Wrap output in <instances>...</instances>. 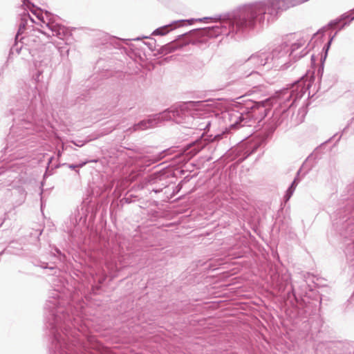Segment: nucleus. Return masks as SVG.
Masks as SVG:
<instances>
[{
  "instance_id": "34",
  "label": "nucleus",
  "mask_w": 354,
  "mask_h": 354,
  "mask_svg": "<svg viewBox=\"0 0 354 354\" xmlns=\"http://www.w3.org/2000/svg\"><path fill=\"white\" fill-rule=\"evenodd\" d=\"M28 17H29L30 19L32 22H34V19H32V18L30 17V15H28Z\"/></svg>"
},
{
  "instance_id": "29",
  "label": "nucleus",
  "mask_w": 354,
  "mask_h": 354,
  "mask_svg": "<svg viewBox=\"0 0 354 354\" xmlns=\"http://www.w3.org/2000/svg\"><path fill=\"white\" fill-rule=\"evenodd\" d=\"M129 40H130V39H123L122 41H129ZM126 44H128V42H126Z\"/></svg>"
},
{
  "instance_id": "27",
  "label": "nucleus",
  "mask_w": 354,
  "mask_h": 354,
  "mask_svg": "<svg viewBox=\"0 0 354 354\" xmlns=\"http://www.w3.org/2000/svg\"><path fill=\"white\" fill-rule=\"evenodd\" d=\"M4 171L5 170L2 167H0V175L3 174Z\"/></svg>"
},
{
  "instance_id": "16",
  "label": "nucleus",
  "mask_w": 354,
  "mask_h": 354,
  "mask_svg": "<svg viewBox=\"0 0 354 354\" xmlns=\"http://www.w3.org/2000/svg\"><path fill=\"white\" fill-rule=\"evenodd\" d=\"M61 166H67L71 169L75 170L77 173H79V170H76L77 169H78L77 165L76 164L63 163L61 164Z\"/></svg>"
},
{
  "instance_id": "15",
  "label": "nucleus",
  "mask_w": 354,
  "mask_h": 354,
  "mask_svg": "<svg viewBox=\"0 0 354 354\" xmlns=\"http://www.w3.org/2000/svg\"><path fill=\"white\" fill-rule=\"evenodd\" d=\"M53 255L56 257L57 259L61 262L64 261L66 259L65 255L57 248H55V253H53Z\"/></svg>"
},
{
  "instance_id": "21",
  "label": "nucleus",
  "mask_w": 354,
  "mask_h": 354,
  "mask_svg": "<svg viewBox=\"0 0 354 354\" xmlns=\"http://www.w3.org/2000/svg\"><path fill=\"white\" fill-rule=\"evenodd\" d=\"M86 164V162H82L79 164H76L77 165V167L78 168H82Z\"/></svg>"
},
{
  "instance_id": "23",
  "label": "nucleus",
  "mask_w": 354,
  "mask_h": 354,
  "mask_svg": "<svg viewBox=\"0 0 354 354\" xmlns=\"http://www.w3.org/2000/svg\"><path fill=\"white\" fill-rule=\"evenodd\" d=\"M292 47V53L297 48H299V45L297 44H294Z\"/></svg>"
},
{
  "instance_id": "6",
  "label": "nucleus",
  "mask_w": 354,
  "mask_h": 354,
  "mask_svg": "<svg viewBox=\"0 0 354 354\" xmlns=\"http://www.w3.org/2000/svg\"><path fill=\"white\" fill-rule=\"evenodd\" d=\"M274 61L273 65L278 66L276 60H274V56L269 51H259L257 53L252 55L245 62V67L252 69L250 74L254 72L255 70L259 69L261 66L270 64Z\"/></svg>"
},
{
  "instance_id": "4",
  "label": "nucleus",
  "mask_w": 354,
  "mask_h": 354,
  "mask_svg": "<svg viewBox=\"0 0 354 354\" xmlns=\"http://www.w3.org/2000/svg\"><path fill=\"white\" fill-rule=\"evenodd\" d=\"M119 272L118 266L114 262H106L104 266L97 267L91 272V290L94 294L100 289L101 285L105 281L108 275L113 278Z\"/></svg>"
},
{
  "instance_id": "12",
  "label": "nucleus",
  "mask_w": 354,
  "mask_h": 354,
  "mask_svg": "<svg viewBox=\"0 0 354 354\" xmlns=\"http://www.w3.org/2000/svg\"><path fill=\"white\" fill-rule=\"evenodd\" d=\"M299 182V179L297 178H295L293 182L292 183L290 187L288 188V189L286 192V194L285 195V200L286 201H288L290 197L292 196L297 184Z\"/></svg>"
},
{
  "instance_id": "28",
  "label": "nucleus",
  "mask_w": 354,
  "mask_h": 354,
  "mask_svg": "<svg viewBox=\"0 0 354 354\" xmlns=\"http://www.w3.org/2000/svg\"><path fill=\"white\" fill-rule=\"evenodd\" d=\"M209 19V18H207V17H205V18H203V19H198V21H203V20H206V19Z\"/></svg>"
},
{
  "instance_id": "30",
  "label": "nucleus",
  "mask_w": 354,
  "mask_h": 354,
  "mask_svg": "<svg viewBox=\"0 0 354 354\" xmlns=\"http://www.w3.org/2000/svg\"><path fill=\"white\" fill-rule=\"evenodd\" d=\"M149 49H151L152 51L153 50L152 49V47H151V44H149Z\"/></svg>"
},
{
  "instance_id": "10",
  "label": "nucleus",
  "mask_w": 354,
  "mask_h": 354,
  "mask_svg": "<svg viewBox=\"0 0 354 354\" xmlns=\"http://www.w3.org/2000/svg\"><path fill=\"white\" fill-rule=\"evenodd\" d=\"M32 264L35 266L40 267L43 269H48L50 270L54 271L53 274H56V272H57V269L55 266H49L48 263L42 261L40 259H34L32 261Z\"/></svg>"
},
{
  "instance_id": "35",
  "label": "nucleus",
  "mask_w": 354,
  "mask_h": 354,
  "mask_svg": "<svg viewBox=\"0 0 354 354\" xmlns=\"http://www.w3.org/2000/svg\"><path fill=\"white\" fill-rule=\"evenodd\" d=\"M74 145H77V146H79L78 145L76 144V142H73Z\"/></svg>"
},
{
  "instance_id": "19",
  "label": "nucleus",
  "mask_w": 354,
  "mask_h": 354,
  "mask_svg": "<svg viewBox=\"0 0 354 354\" xmlns=\"http://www.w3.org/2000/svg\"><path fill=\"white\" fill-rule=\"evenodd\" d=\"M163 29H164L163 28H156V35H165L166 32L162 31Z\"/></svg>"
},
{
  "instance_id": "22",
  "label": "nucleus",
  "mask_w": 354,
  "mask_h": 354,
  "mask_svg": "<svg viewBox=\"0 0 354 354\" xmlns=\"http://www.w3.org/2000/svg\"><path fill=\"white\" fill-rule=\"evenodd\" d=\"M23 3L24 5H26V4H30L32 6H34L33 3H32L29 0H23Z\"/></svg>"
},
{
  "instance_id": "5",
  "label": "nucleus",
  "mask_w": 354,
  "mask_h": 354,
  "mask_svg": "<svg viewBox=\"0 0 354 354\" xmlns=\"http://www.w3.org/2000/svg\"><path fill=\"white\" fill-rule=\"evenodd\" d=\"M41 45V41L39 36L36 35L35 33H32L24 37H21L19 41H15L10 48V55L14 54L15 53L19 54L23 48L30 53L32 50L37 49Z\"/></svg>"
},
{
  "instance_id": "1",
  "label": "nucleus",
  "mask_w": 354,
  "mask_h": 354,
  "mask_svg": "<svg viewBox=\"0 0 354 354\" xmlns=\"http://www.w3.org/2000/svg\"><path fill=\"white\" fill-rule=\"evenodd\" d=\"M45 327L50 354H109L89 337L82 306L64 299L59 290L50 292L44 306Z\"/></svg>"
},
{
  "instance_id": "3",
  "label": "nucleus",
  "mask_w": 354,
  "mask_h": 354,
  "mask_svg": "<svg viewBox=\"0 0 354 354\" xmlns=\"http://www.w3.org/2000/svg\"><path fill=\"white\" fill-rule=\"evenodd\" d=\"M97 211L98 205L92 201L89 196H87L71 215V223L75 226L85 225L87 217L89 216V220L93 221Z\"/></svg>"
},
{
  "instance_id": "33",
  "label": "nucleus",
  "mask_w": 354,
  "mask_h": 354,
  "mask_svg": "<svg viewBox=\"0 0 354 354\" xmlns=\"http://www.w3.org/2000/svg\"><path fill=\"white\" fill-rule=\"evenodd\" d=\"M131 40H140V37H137L136 39H132Z\"/></svg>"
},
{
  "instance_id": "8",
  "label": "nucleus",
  "mask_w": 354,
  "mask_h": 354,
  "mask_svg": "<svg viewBox=\"0 0 354 354\" xmlns=\"http://www.w3.org/2000/svg\"><path fill=\"white\" fill-rule=\"evenodd\" d=\"M155 125V115H151L149 118L142 120L138 123L134 124L132 127L127 130V132L132 133L138 130H145L152 128Z\"/></svg>"
},
{
  "instance_id": "20",
  "label": "nucleus",
  "mask_w": 354,
  "mask_h": 354,
  "mask_svg": "<svg viewBox=\"0 0 354 354\" xmlns=\"http://www.w3.org/2000/svg\"><path fill=\"white\" fill-rule=\"evenodd\" d=\"M54 160V157L53 156H51L49 159H48V164L47 165H50V166H54L55 165H53V161Z\"/></svg>"
},
{
  "instance_id": "11",
  "label": "nucleus",
  "mask_w": 354,
  "mask_h": 354,
  "mask_svg": "<svg viewBox=\"0 0 354 354\" xmlns=\"http://www.w3.org/2000/svg\"><path fill=\"white\" fill-rule=\"evenodd\" d=\"M122 40L118 37H111L110 35H105L102 41V44L110 43L111 44H115V48H120V42Z\"/></svg>"
},
{
  "instance_id": "13",
  "label": "nucleus",
  "mask_w": 354,
  "mask_h": 354,
  "mask_svg": "<svg viewBox=\"0 0 354 354\" xmlns=\"http://www.w3.org/2000/svg\"><path fill=\"white\" fill-rule=\"evenodd\" d=\"M60 167H61V164L60 163H57V164L55 165L54 166L47 165L46 171H45V173L44 174V178H46L47 176L53 175V170L55 169L59 168Z\"/></svg>"
},
{
  "instance_id": "2",
  "label": "nucleus",
  "mask_w": 354,
  "mask_h": 354,
  "mask_svg": "<svg viewBox=\"0 0 354 354\" xmlns=\"http://www.w3.org/2000/svg\"><path fill=\"white\" fill-rule=\"evenodd\" d=\"M26 84L19 91L20 97L17 99V104L10 111L14 116L13 124L10 127L8 139L16 137L19 140L35 131H41L45 118V99L41 93Z\"/></svg>"
},
{
  "instance_id": "31",
  "label": "nucleus",
  "mask_w": 354,
  "mask_h": 354,
  "mask_svg": "<svg viewBox=\"0 0 354 354\" xmlns=\"http://www.w3.org/2000/svg\"><path fill=\"white\" fill-rule=\"evenodd\" d=\"M193 21H194V19H191V20H188L187 21L191 24Z\"/></svg>"
},
{
  "instance_id": "18",
  "label": "nucleus",
  "mask_w": 354,
  "mask_h": 354,
  "mask_svg": "<svg viewBox=\"0 0 354 354\" xmlns=\"http://www.w3.org/2000/svg\"><path fill=\"white\" fill-rule=\"evenodd\" d=\"M66 149H67V147H65L64 144L62 143V150L57 149V151L56 155H57V157L58 159L62 156V152L64 150H66Z\"/></svg>"
},
{
  "instance_id": "7",
  "label": "nucleus",
  "mask_w": 354,
  "mask_h": 354,
  "mask_svg": "<svg viewBox=\"0 0 354 354\" xmlns=\"http://www.w3.org/2000/svg\"><path fill=\"white\" fill-rule=\"evenodd\" d=\"M41 22L43 24L41 27L44 28V26H46L48 28L53 36H56L60 39L66 41L69 40V39L72 37V33L68 30L67 28L62 25L55 23L51 20H49L48 22L42 20Z\"/></svg>"
},
{
  "instance_id": "17",
  "label": "nucleus",
  "mask_w": 354,
  "mask_h": 354,
  "mask_svg": "<svg viewBox=\"0 0 354 354\" xmlns=\"http://www.w3.org/2000/svg\"><path fill=\"white\" fill-rule=\"evenodd\" d=\"M42 75V71L38 70L36 74L34 75V81L35 83H37L41 81L40 76Z\"/></svg>"
},
{
  "instance_id": "14",
  "label": "nucleus",
  "mask_w": 354,
  "mask_h": 354,
  "mask_svg": "<svg viewBox=\"0 0 354 354\" xmlns=\"http://www.w3.org/2000/svg\"><path fill=\"white\" fill-rule=\"evenodd\" d=\"M25 29H26V23L24 21H21V24H19L18 31L15 35V41H19V39H20L19 37L24 32Z\"/></svg>"
},
{
  "instance_id": "24",
  "label": "nucleus",
  "mask_w": 354,
  "mask_h": 354,
  "mask_svg": "<svg viewBox=\"0 0 354 354\" xmlns=\"http://www.w3.org/2000/svg\"><path fill=\"white\" fill-rule=\"evenodd\" d=\"M122 200H124L126 203H131V200L129 197H124Z\"/></svg>"
},
{
  "instance_id": "26",
  "label": "nucleus",
  "mask_w": 354,
  "mask_h": 354,
  "mask_svg": "<svg viewBox=\"0 0 354 354\" xmlns=\"http://www.w3.org/2000/svg\"><path fill=\"white\" fill-rule=\"evenodd\" d=\"M8 248H5L3 250H2L1 252H0V256L3 254V253H8Z\"/></svg>"
},
{
  "instance_id": "25",
  "label": "nucleus",
  "mask_w": 354,
  "mask_h": 354,
  "mask_svg": "<svg viewBox=\"0 0 354 354\" xmlns=\"http://www.w3.org/2000/svg\"><path fill=\"white\" fill-rule=\"evenodd\" d=\"M38 32H41V33H42V34H44V35H48V37H49V36H50V33H48V32H46V31H44V30H39Z\"/></svg>"
},
{
  "instance_id": "9",
  "label": "nucleus",
  "mask_w": 354,
  "mask_h": 354,
  "mask_svg": "<svg viewBox=\"0 0 354 354\" xmlns=\"http://www.w3.org/2000/svg\"><path fill=\"white\" fill-rule=\"evenodd\" d=\"M179 115V111L178 110H169L164 111L162 113H160L158 117H156V120H176L177 122L178 119L177 116Z\"/></svg>"
},
{
  "instance_id": "32",
  "label": "nucleus",
  "mask_w": 354,
  "mask_h": 354,
  "mask_svg": "<svg viewBox=\"0 0 354 354\" xmlns=\"http://www.w3.org/2000/svg\"><path fill=\"white\" fill-rule=\"evenodd\" d=\"M151 36H154L155 35V30H153L152 32H151Z\"/></svg>"
}]
</instances>
